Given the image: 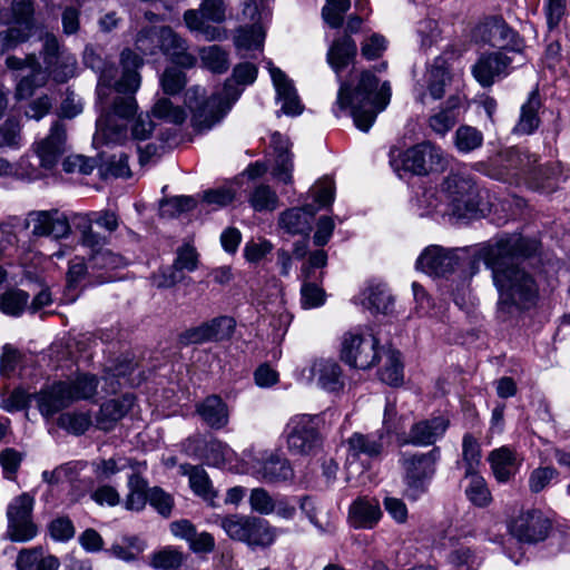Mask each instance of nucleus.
<instances>
[{
	"instance_id": "5",
	"label": "nucleus",
	"mask_w": 570,
	"mask_h": 570,
	"mask_svg": "<svg viewBox=\"0 0 570 570\" xmlns=\"http://www.w3.org/2000/svg\"><path fill=\"white\" fill-rule=\"evenodd\" d=\"M449 214L458 219H471L479 213L480 197L474 180L464 174L448 175L442 183Z\"/></svg>"
},
{
	"instance_id": "61",
	"label": "nucleus",
	"mask_w": 570,
	"mask_h": 570,
	"mask_svg": "<svg viewBox=\"0 0 570 570\" xmlns=\"http://www.w3.org/2000/svg\"><path fill=\"white\" fill-rule=\"evenodd\" d=\"M21 140V124L19 119L10 117L0 125V148H19Z\"/></svg>"
},
{
	"instance_id": "56",
	"label": "nucleus",
	"mask_w": 570,
	"mask_h": 570,
	"mask_svg": "<svg viewBox=\"0 0 570 570\" xmlns=\"http://www.w3.org/2000/svg\"><path fill=\"white\" fill-rule=\"evenodd\" d=\"M8 12L12 22L39 29L33 0H12Z\"/></svg>"
},
{
	"instance_id": "54",
	"label": "nucleus",
	"mask_w": 570,
	"mask_h": 570,
	"mask_svg": "<svg viewBox=\"0 0 570 570\" xmlns=\"http://www.w3.org/2000/svg\"><path fill=\"white\" fill-rule=\"evenodd\" d=\"M91 415L89 412H66L57 419V425L72 435H82L91 426Z\"/></svg>"
},
{
	"instance_id": "4",
	"label": "nucleus",
	"mask_w": 570,
	"mask_h": 570,
	"mask_svg": "<svg viewBox=\"0 0 570 570\" xmlns=\"http://www.w3.org/2000/svg\"><path fill=\"white\" fill-rule=\"evenodd\" d=\"M233 83L225 82L222 90L210 97H204V90L196 86L187 89L185 105L191 112V124L197 131L210 129L219 122L239 98V92Z\"/></svg>"
},
{
	"instance_id": "37",
	"label": "nucleus",
	"mask_w": 570,
	"mask_h": 570,
	"mask_svg": "<svg viewBox=\"0 0 570 570\" xmlns=\"http://www.w3.org/2000/svg\"><path fill=\"white\" fill-rule=\"evenodd\" d=\"M127 488L125 508L137 512L144 510L149 498L148 481L138 472H132L128 475Z\"/></svg>"
},
{
	"instance_id": "36",
	"label": "nucleus",
	"mask_w": 570,
	"mask_h": 570,
	"mask_svg": "<svg viewBox=\"0 0 570 570\" xmlns=\"http://www.w3.org/2000/svg\"><path fill=\"white\" fill-rule=\"evenodd\" d=\"M83 279H88L90 285H96L110 282L112 276L92 272L89 263L86 264L82 258L76 257L69 262L67 286L69 289L76 288Z\"/></svg>"
},
{
	"instance_id": "7",
	"label": "nucleus",
	"mask_w": 570,
	"mask_h": 570,
	"mask_svg": "<svg viewBox=\"0 0 570 570\" xmlns=\"http://www.w3.org/2000/svg\"><path fill=\"white\" fill-rule=\"evenodd\" d=\"M218 521L230 539L250 547H268L276 537L275 529L268 521L258 517L232 514L219 517Z\"/></svg>"
},
{
	"instance_id": "21",
	"label": "nucleus",
	"mask_w": 570,
	"mask_h": 570,
	"mask_svg": "<svg viewBox=\"0 0 570 570\" xmlns=\"http://www.w3.org/2000/svg\"><path fill=\"white\" fill-rule=\"evenodd\" d=\"M449 424L450 421L442 415L421 420L411 425L403 443L414 446L433 445L444 435Z\"/></svg>"
},
{
	"instance_id": "6",
	"label": "nucleus",
	"mask_w": 570,
	"mask_h": 570,
	"mask_svg": "<svg viewBox=\"0 0 570 570\" xmlns=\"http://www.w3.org/2000/svg\"><path fill=\"white\" fill-rule=\"evenodd\" d=\"M473 37L478 42L497 48V51L517 55V66H523L527 61L522 51V38L502 17L485 18L475 27Z\"/></svg>"
},
{
	"instance_id": "1",
	"label": "nucleus",
	"mask_w": 570,
	"mask_h": 570,
	"mask_svg": "<svg viewBox=\"0 0 570 570\" xmlns=\"http://www.w3.org/2000/svg\"><path fill=\"white\" fill-rule=\"evenodd\" d=\"M538 247L537 239L507 235L479 250V258L492 272L499 293L497 314L503 322L518 317L537 304L539 285L523 262L533 256Z\"/></svg>"
},
{
	"instance_id": "51",
	"label": "nucleus",
	"mask_w": 570,
	"mask_h": 570,
	"mask_svg": "<svg viewBox=\"0 0 570 570\" xmlns=\"http://www.w3.org/2000/svg\"><path fill=\"white\" fill-rule=\"evenodd\" d=\"M72 403L92 399L98 389V379L94 374L80 373L73 380L66 381Z\"/></svg>"
},
{
	"instance_id": "26",
	"label": "nucleus",
	"mask_w": 570,
	"mask_h": 570,
	"mask_svg": "<svg viewBox=\"0 0 570 570\" xmlns=\"http://www.w3.org/2000/svg\"><path fill=\"white\" fill-rule=\"evenodd\" d=\"M268 65L277 99L283 102L282 111L289 116L299 115L303 111V106L292 80L279 68L274 67L271 62Z\"/></svg>"
},
{
	"instance_id": "24",
	"label": "nucleus",
	"mask_w": 570,
	"mask_h": 570,
	"mask_svg": "<svg viewBox=\"0 0 570 570\" xmlns=\"http://www.w3.org/2000/svg\"><path fill=\"white\" fill-rule=\"evenodd\" d=\"M67 389V382L58 381L33 393L37 406L42 416L51 417L72 404V399Z\"/></svg>"
},
{
	"instance_id": "41",
	"label": "nucleus",
	"mask_w": 570,
	"mask_h": 570,
	"mask_svg": "<svg viewBox=\"0 0 570 570\" xmlns=\"http://www.w3.org/2000/svg\"><path fill=\"white\" fill-rule=\"evenodd\" d=\"M489 460L499 482H507L517 471L515 453L507 446L492 451Z\"/></svg>"
},
{
	"instance_id": "57",
	"label": "nucleus",
	"mask_w": 570,
	"mask_h": 570,
	"mask_svg": "<svg viewBox=\"0 0 570 570\" xmlns=\"http://www.w3.org/2000/svg\"><path fill=\"white\" fill-rule=\"evenodd\" d=\"M483 134L472 126H460L455 131V146L461 153H470L482 146Z\"/></svg>"
},
{
	"instance_id": "8",
	"label": "nucleus",
	"mask_w": 570,
	"mask_h": 570,
	"mask_svg": "<svg viewBox=\"0 0 570 570\" xmlns=\"http://www.w3.org/2000/svg\"><path fill=\"white\" fill-rule=\"evenodd\" d=\"M440 448L434 446L428 452H402L400 464L404 471V482L413 498L424 493L428 483L436 471V463L440 460Z\"/></svg>"
},
{
	"instance_id": "31",
	"label": "nucleus",
	"mask_w": 570,
	"mask_h": 570,
	"mask_svg": "<svg viewBox=\"0 0 570 570\" xmlns=\"http://www.w3.org/2000/svg\"><path fill=\"white\" fill-rule=\"evenodd\" d=\"M356 53L355 41L345 35L333 41L327 52V62L340 77L341 72L354 61Z\"/></svg>"
},
{
	"instance_id": "18",
	"label": "nucleus",
	"mask_w": 570,
	"mask_h": 570,
	"mask_svg": "<svg viewBox=\"0 0 570 570\" xmlns=\"http://www.w3.org/2000/svg\"><path fill=\"white\" fill-rule=\"evenodd\" d=\"M550 528V520L540 510L521 512L509 525L510 533L524 543L543 541Z\"/></svg>"
},
{
	"instance_id": "22",
	"label": "nucleus",
	"mask_w": 570,
	"mask_h": 570,
	"mask_svg": "<svg viewBox=\"0 0 570 570\" xmlns=\"http://www.w3.org/2000/svg\"><path fill=\"white\" fill-rule=\"evenodd\" d=\"M302 374L309 381L316 379L317 385L327 392H338L344 387L342 367L331 358L315 360Z\"/></svg>"
},
{
	"instance_id": "2",
	"label": "nucleus",
	"mask_w": 570,
	"mask_h": 570,
	"mask_svg": "<svg viewBox=\"0 0 570 570\" xmlns=\"http://www.w3.org/2000/svg\"><path fill=\"white\" fill-rule=\"evenodd\" d=\"M122 72L117 73L112 100L107 101L106 114L96 122L94 144H121L128 137V122L137 112L135 94L140 87L141 77L138 69L142 67V58L132 49L121 51Z\"/></svg>"
},
{
	"instance_id": "33",
	"label": "nucleus",
	"mask_w": 570,
	"mask_h": 570,
	"mask_svg": "<svg viewBox=\"0 0 570 570\" xmlns=\"http://www.w3.org/2000/svg\"><path fill=\"white\" fill-rule=\"evenodd\" d=\"M135 362L128 357H117L110 365L106 367V374L104 376L107 385V393H117L124 385H132L129 380V375L135 370Z\"/></svg>"
},
{
	"instance_id": "13",
	"label": "nucleus",
	"mask_w": 570,
	"mask_h": 570,
	"mask_svg": "<svg viewBox=\"0 0 570 570\" xmlns=\"http://www.w3.org/2000/svg\"><path fill=\"white\" fill-rule=\"evenodd\" d=\"M83 63L86 67L99 73L96 92L100 108L99 117H104L107 101L112 100V94H115L118 68L112 61H108L101 56L99 50L91 46L85 48Z\"/></svg>"
},
{
	"instance_id": "34",
	"label": "nucleus",
	"mask_w": 570,
	"mask_h": 570,
	"mask_svg": "<svg viewBox=\"0 0 570 570\" xmlns=\"http://www.w3.org/2000/svg\"><path fill=\"white\" fill-rule=\"evenodd\" d=\"M542 101L539 90L534 89L530 92L527 101L521 106L520 118L513 128L514 134L530 135L540 125L539 110Z\"/></svg>"
},
{
	"instance_id": "43",
	"label": "nucleus",
	"mask_w": 570,
	"mask_h": 570,
	"mask_svg": "<svg viewBox=\"0 0 570 570\" xmlns=\"http://www.w3.org/2000/svg\"><path fill=\"white\" fill-rule=\"evenodd\" d=\"M502 163L507 169L512 171V175H522L528 180L533 166L538 163V158L525 150L510 148L502 156Z\"/></svg>"
},
{
	"instance_id": "59",
	"label": "nucleus",
	"mask_w": 570,
	"mask_h": 570,
	"mask_svg": "<svg viewBox=\"0 0 570 570\" xmlns=\"http://www.w3.org/2000/svg\"><path fill=\"white\" fill-rule=\"evenodd\" d=\"M98 166L100 174L107 177H129L130 169L128 165V157L125 154H120L117 156H111L107 161L102 163V158L99 157Z\"/></svg>"
},
{
	"instance_id": "30",
	"label": "nucleus",
	"mask_w": 570,
	"mask_h": 570,
	"mask_svg": "<svg viewBox=\"0 0 570 570\" xmlns=\"http://www.w3.org/2000/svg\"><path fill=\"white\" fill-rule=\"evenodd\" d=\"M0 24L7 27L0 31V47L2 52L12 50L19 45L27 42L38 31L31 27L12 22L6 9L0 10Z\"/></svg>"
},
{
	"instance_id": "38",
	"label": "nucleus",
	"mask_w": 570,
	"mask_h": 570,
	"mask_svg": "<svg viewBox=\"0 0 570 570\" xmlns=\"http://www.w3.org/2000/svg\"><path fill=\"white\" fill-rule=\"evenodd\" d=\"M16 566L18 570H57L60 566L59 560L51 556L45 554L42 548L22 550L17 558Z\"/></svg>"
},
{
	"instance_id": "3",
	"label": "nucleus",
	"mask_w": 570,
	"mask_h": 570,
	"mask_svg": "<svg viewBox=\"0 0 570 570\" xmlns=\"http://www.w3.org/2000/svg\"><path fill=\"white\" fill-rule=\"evenodd\" d=\"M390 99L389 82H383L379 88L376 76L366 70L361 72L355 86L341 81L336 105L341 110L351 108L355 126L362 131H367L377 114L389 105Z\"/></svg>"
},
{
	"instance_id": "10",
	"label": "nucleus",
	"mask_w": 570,
	"mask_h": 570,
	"mask_svg": "<svg viewBox=\"0 0 570 570\" xmlns=\"http://www.w3.org/2000/svg\"><path fill=\"white\" fill-rule=\"evenodd\" d=\"M401 168L417 176L442 170L445 166L443 151L430 141H423L399 153Z\"/></svg>"
},
{
	"instance_id": "55",
	"label": "nucleus",
	"mask_w": 570,
	"mask_h": 570,
	"mask_svg": "<svg viewBox=\"0 0 570 570\" xmlns=\"http://www.w3.org/2000/svg\"><path fill=\"white\" fill-rule=\"evenodd\" d=\"M385 364L380 371L382 382L397 386L403 382V364L401 362V353L396 350L389 348L385 352Z\"/></svg>"
},
{
	"instance_id": "46",
	"label": "nucleus",
	"mask_w": 570,
	"mask_h": 570,
	"mask_svg": "<svg viewBox=\"0 0 570 570\" xmlns=\"http://www.w3.org/2000/svg\"><path fill=\"white\" fill-rule=\"evenodd\" d=\"M464 480L468 481L464 492L469 501L479 508L488 507L492 501V495L485 480L476 471L469 475L464 473Z\"/></svg>"
},
{
	"instance_id": "9",
	"label": "nucleus",
	"mask_w": 570,
	"mask_h": 570,
	"mask_svg": "<svg viewBox=\"0 0 570 570\" xmlns=\"http://www.w3.org/2000/svg\"><path fill=\"white\" fill-rule=\"evenodd\" d=\"M323 420L318 415L298 414L286 425L288 451L298 455H314L322 445L323 438L320 428Z\"/></svg>"
},
{
	"instance_id": "58",
	"label": "nucleus",
	"mask_w": 570,
	"mask_h": 570,
	"mask_svg": "<svg viewBox=\"0 0 570 570\" xmlns=\"http://www.w3.org/2000/svg\"><path fill=\"white\" fill-rule=\"evenodd\" d=\"M178 67H167L160 76V86L166 95L175 96L186 87V73Z\"/></svg>"
},
{
	"instance_id": "16",
	"label": "nucleus",
	"mask_w": 570,
	"mask_h": 570,
	"mask_svg": "<svg viewBox=\"0 0 570 570\" xmlns=\"http://www.w3.org/2000/svg\"><path fill=\"white\" fill-rule=\"evenodd\" d=\"M23 227H32L31 236L35 238L61 239L67 238L71 232L67 215L58 209L29 212L23 222Z\"/></svg>"
},
{
	"instance_id": "63",
	"label": "nucleus",
	"mask_w": 570,
	"mask_h": 570,
	"mask_svg": "<svg viewBox=\"0 0 570 570\" xmlns=\"http://www.w3.org/2000/svg\"><path fill=\"white\" fill-rule=\"evenodd\" d=\"M184 563V554L175 548L166 547L156 552L151 566L156 569L176 570Z\"/></svg>"
},
{
	"instance_id": "32",
	"label": "nucleus",
	"mask_w": 570,
	"mask_h": 570,
	"mask_svg": "<svg viewBox=\"0 0 570 570\" xmlns=\"http://www.w3.org/2000/svg\"><path fill=\"white\" fill-rule=\"evenodd\" d=\"M382 515L379 501L366 497L356 499L350 508V518L356 528H373Z\"/></svg>"
},
{
	"instance_id": "39",
	"label": "nucleus",
	"mask_w": 570,
	"mask_h": 570,
	"mask_svg": "<svg viewBox=\"0 0 570 570\" xmlns=\"http://www.w3.org/2000/svg\"><path fill=\"white\" fill-rule=\"evenodd\" d=\"M452 77L446 60L439 57L428 71V91L434 99L439 100L445 95V88L451 83Z\"/></svg>"
},
{
	"instance_id": "62",
	"label": "nucleus",
	"mask_w": 570,
	"mask_h": 570,
	"mask_svg": "<svg viewBox=\"0 0 570 570\" xmlns=\"http://www.w3.org/2000/svg\"><path fill=\"white\" fill-rule=\"evenodd\" d=\"M462 458L466 475L476 471L481 459V449L478 440L472 434H465L462 442Z\"/></svg>"
},
{
	"instance_id": "15",
	"label": "nucleus",
	"mask_w": 570,
	"mask_h": 570,
	"mask_svg": "<svg viewBox=\"0 0 570 570\" xmlns=\"http://www.w3.org/2000/svg\"><path fill=\"white\" fill-rule=\"evenodd\" d=\"M235 327L236 321L232 316L220 315L184 331L179 335V342L184 345H200L207 342L228 341Z\"/></svg>"
},
{
	"instance_id": "60",
	"label": "nucleus",
	"mask_w": 570,
	"mask_h": 570,
	"mask_svg": "<svg viewBox=\"0 0 570 570\" xmlns=\"http://www.w3.org/2000/svg\"><path fill=\"white\" fill-rule=\"evenodd\" d=\"M350 7V0H326L322 17L331 28H340L343 24L344 13Z\"/></svg>"
},
{
	"instance_id": "44",
	"label": "nucleus",
	"mask_w": 570,
	"mask_h": 570,
	"mask_svg": "<svg viewBox=\"0 0 570 570\" xmlns=\"http://www.w3.org/2000/svg\"><path fill=\"white\" fill-rule=\"evenodd\" d=\"M273 142L276 153L273 176L284 184H289L292 181L293 155L288 151L287 145L282 140L279 134L273 135Z\"/></svg>"
},
{
	"instance_id": "45",
	"label": "nucleus",
	"mask_w": 570,
	"mask_h": 570,
	"mask_svg": "<svg viewBox=\"0 0 570 570\" xmlns=\"http://www.w3.org/2000/svg\"><path fill=\"white\" fill-rule=\"evenodd\" d=\"M198 55L203 67L213 73H225L229 68V53L220 46L202 47Z\"/></svg>"
},
{
	"instance_id": "52",
	"label": "nucleus",
	"mask_w": 570,
	"mask_h": 570,
	"mask_svg": "<svg viewBox=\"0 0 570 570\" xmlns=\"http://www.w3.org/2000/svg\"><path fill=\"white\" fill-rule=\"evenodd\" d=\"M126 264L125 257L108 248L97 249L89 257V268L95 273L105 275H110L109 271L122 267Z\"/></svg>"
},
{
	"instance_id": "48",
	"label": "nucleus",
	"mask_w": 570,
	"mask_h": 570,
	"mask_svg": "<svg viewBox=\"0 0 570 570\" xmlns=\"http://www.w3.org/2000/svg\"><path fill=\"white\" fill-rule=\"evenodd\" d=\"M29 293L20 288H9L0 295V311L12 317H19L28 309Z\"/></svg>"
},
{
	"instance_id": "42",
	"label": "nucleus",
	"mask_w": 570,
	"mask_h": 570,
	"mask_svg": "<svg viewBox=\"0 0 570 570\" xmlns=\"http://www.w3.org/2000/svg\"><path fill=\"white\" fill-rule=\"evenodd\" d=\"M30 61L31 71L23 76L16 87V98L18 100L31 97L35 90L42 87L48 79V71L42 69L37 57H32Z\"/></svg>"
},
{
	"instance_id": "12",
	"label": "nucleus",
	"mask_w": 570,
	"mask_h": 570,
	"mask_svg": "<svg viewBox=\"0 0 570 570\" xmlns=\"http://www.w3.org/2000/svg\"><path fill=\"white\" fill-rule=\"evenodd\" d=\"M341 358L352 367L367 370L380 360L379 341L372 335L345 333L342 341Z\"/></svg>"
},
{
	"instance_id": "29",
	"label": "nucleus",
	"mask_w": 570,
	"mask_h": 570,
	"mask_svg": "<svg viewBox=\"0 0 570 570\" xmlns=\"http://www.w3.org/2000/svg\"><path fill=\"white\" fill-rule=\"evenodd\" d=\"M132 394H124L120 399H112L101 404L96 417L97 428L102 431H110L134 406Z\"/></svg>"
},
{
	"instance_id": "47",
	"label": "nucleus",
	"mask_w": 570,
	"mask_h": 570,
	"mask_svg": "<svg viewBox=\"0 0 570 570\" xmlns=\"http://www.w3.org/2000/svg\"><path fill=\"white\" fill-rule=\"evenodd\" d=\"M559 174L560 171L554 165L537 166L535 164L528 178V184L531 188L542 193H552L557 187Z\"/></svg>"
},
{
	"instance_id": "53",
	"label": "nucleus",
	"mask_w": 570,
	"mask_h": 570,
	"mask_svg": "<svg viewBox=\"0 0 570 570\" xmlns=\"http://www.w3.org/2000/svg\"><path fill=\"white\" fill-rule=\"evenodd\" d=\"M181 468L184 469V473L189 476V484L193 491L206 501L213 503L216 493L213 490L207 472L199 465H184Z\"/></svg>"
},
{
	"instance_id": "64",
	"label": "nucleus",
	"mask_w": 570,
	"mask_h": 570,
	"mask_svg": "<svg viewBox=\"0 0 570 570\" xmlns=\"http://www.w3.org/2000/svg\"><path fill=\"white\" fill-rule=\"evenodd\" d=\"M153 115L158 119L180 125L186 118L185 111L180 107H175L168 98H160L153 107Z\"/></svg>"
},
{
	"instance_id": "49",
	"label": "nucleus",
	"mask_w": 570,
	"mask_h": 570,
	"mask_svg": "<svg viewBox=\"0 0 570 570\" xmlns=\"http://www.w3.org/2000/svg\"><path fill=\"white\" fill-rule=\"evenodd\" d=\"M363 305L373 313L389 314L393 307V298L385 285H371L364 293Z\"/></svg>"
},
{
	"instance_id": "50",
	"label": "nucleus",
	"mask_w": 570,
	"mask_h": 570,
	"mask_svg": "<svg viewBox=\"0 0 570 570\" xmlns=\"http://www.w3.org/2000/svg\"><path fill=\"white\" fill-rule=\"evenodd\" d=\"M163 26L142 28L136 36L135 48L144 55L155 57L160 55Z\"/></svg>"
},
{
	"instance_id": "25",
	"label": "nucleus",
	"mask_w": 570,
	"mask_h": 570,
	"mask_svg": "<svg viewBox=\"0 0 570 570\" xmlns=\"http://www.w3.org/2000/svg\"><path fill=\"white\" fill-rule=\"evenodd\" d=\"M316 210L313 204L289 208L279 215L278 225L287 234L308 236Z\"/></svg>"
},
{
	"instance_id": "17",
	"label": "nucleus",
	"mask_w": 570,
	"mask_h": 570,
	"mask_svg": "<svg viewBox=\"0 0 570 570\" xmlns=\"http://www.w3.org/2000/svg\"><path fill=\"white\" fill-rule=\"evenodd\" d=\"M346 468H351L355 463H360L361 472L370 466L371 461L377 460L383 451V435L375 433L364 434L354 432L346 440Z\"/></svg>"
},
{
	"instance_id": "23",
	"label": "nucleus",
	"mask_w": 570,
	"mask_h": 570,
	"mask_svg": "<svg viewBox=\"0 0 570 570\" xmlns=\"http://www.w3.org/2000/svg\"><path fill=\"white\" fill-rule=\"evenodd\" d=\"M160 53L168 57L174 65L181 68H193L197 58L188 51V42L171 27L163 26Z\"/></svg>"
},
{
	"instance_id": "27",
	"label": "nucleus",
	"mask_w": 570,
	"mask_h": 570,
	"mask_svg": "<svg viewBox=\"0 0 570 570\" xmlns=\"http://www.w3.org/2000/svg\"><path fill=\"white\" fill-rule=\"evenodd\" d=\"M255 471L266 483H281L294 476L289 461L277 453L264 455L257 461Z\"/></svg>"
},
{
	"instance_id": "14",
	"label": "nucleus",
	"mask_w": 570,
	"mask_h": 570,
	"mask_svg": "<svg viewBox=\"0 0 570 570\" xmlns=\"http://www.w3.org/2000/svg\"><path fill=\"white\" fill-rule=\"evenodd\" d=\"M33 504L35 498L24 492L8 505V533L12 541H28L37 534V527L31 519Z\"/></svg>"
},
{
	"instance_id": "40",
	"label": "nucleus",
	"mask_w": 570,
	"mask_h": 570,
	"mask_svg": "<svg viewBox=\"0 0 570 570\" xmlns=\"http://www.w3.org/2000/svg\"><path fill=\"white\" fill-rule=\"evenodd\" d=\"M184 21L190 31L198 32L206 41H223L228 38L226 29L207 23L198 10H186Z\"/></svg>"
},
{
	"instance_id": "11",
	"label": "nucleus",
	"mask_w": 570,
	"mask_h": 570,
	"mask_svg": "<svg viewBox=\"0 0 570 570\" xmlns=\"http://www.w3.org/2000/svg\"><path fill=\"white\" fill-rule=\"evenodd\" d=\"M518 56L504 51L483 52L471 68L474 79L482 88H490L497 80L508 77L517 67Z\"/></svg>"
},
{
	"instance_id": "19",
	"label": "nucleus",
	"mask_w": 570,
	"mask_h": 570,
	"mask_svg": "<svg viewBox=\"0 0 570 570\" xmlns=\"http://www.w3.org/2000/svg\"><path fill=\"white\" fill-rule=\"evenodd\" d=\"M458 264V249L430 245L419 256L416 268L429 275L443 277L453 273Z\"/></svg>"
},
{
	"instance_id": "20",
	"label": "nucleus",
	"mask_w": 570,
	"mask_h": 570,
	"mask_svg": "<svg viewBox=\"0 0 570 570\" xmlns=\"http://www.w3.org/2000/svg\"><path fill=\"white\" fill-rule=\"evenodd\" d=\"M67 150V129L61 120H56L46 138L36 145L40 165L52 169Z\"/></svg>"
},
{
	"instance_id": "28",
	"label": "nucleus",
	"mask_w": 570,
	"mask_h": 570,
	"mask_svg": "<svg viewBox=\"0 0 570 570\" xmlns=\"http://www.w3.org/2000/svg\"><path fill=\"white\" fill-rule=\"evenodd\" d=\"M196 413L207 426L214 430L224 429L229 422L228 405L217 394H210L198 402Z\"/></svg>"
},
{
	"instance_id": "35",
	"label": "nucleus",
	"mask_w": 570,
	"mask_h": 570,
	"mask_svg": "<svg viewBox=\"0 0 570 570\" xmlns=\"http://www.w3.org/2000/svg\"><path fill=\"white\" fill-rule=\"evenodd\" d=\"M459 114L460 98L450 96L440 110L429 118V126L435 134L443 136L458 122Z\"/></svg>"
}]
</instances>
